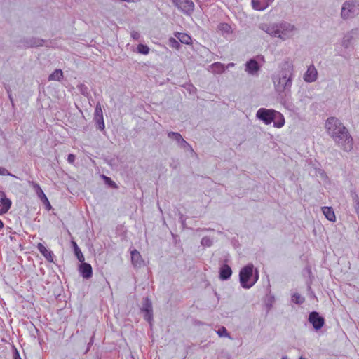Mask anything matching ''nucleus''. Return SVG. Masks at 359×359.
Segmentation results:
<instances>
[{"label":"nucleus","mask_w":359,"mask_h":359,"mask_svg":"<svg viewBox=\"0 0 359 359\" xmlns=\"http://www.w3.org/2000/svg\"><path fill=\"white\" fill-rule=\"evenodd\" d=\"M328 135L344 151L350 152L353 149V139L347 128L336 117H329L325 123Z\"/></svg>","instance_id":"f257e3e1"},{"label":"nucleus","mask_w":359,"mask_h":359,"mask_svg":"<svg viewBox=\"0 0 359 359\" xmlns=\"http://www.w3.org/2000/svg\"><path fill=\"white\" fill-rule=\"evenodd\" d=\"M293 68L289 63L284 64V67L277 74L273 75L272 80L276 91L278 93L287 95L290 93L292 86Z\"/></svg>","instance_id":"f03ea898"},{"label":"nucleus","mask_w":359,"mask_h":359,"mask_svg":"<svg viewBox=\"0 0 359 359\" xmlns=\"http://www.w3.org/2000/svg\"><path fill=\"white\" fill-rule=\"evenodd\" d=\"M258 279V270L255 269L254 273V266L252 264H248L240 270L239 281L242 287L245 289L251 288Z\"/></svg>","instance_id":"7ed1b4c3"},{"label":"nucleus","mask_w":359,"mask_h":359,"mask_svg":"<svg viewBox=\"0 0 359 359\" xmlns=\"http://www.w3.org/2000/svg\"><path fill=\"white\" fill-rule=\"evenodd\" d=\"M359 15V0H346L341 8L340 16L342 20L353 19Z\"/></svg>","instance_id":"20e7f679"},{"label":"nucleus","mask_w":359,"mask_h":359,"mask_svg":"<svg viewBox=\"0 0 359 359\" xmlns=\"http://www.w3.org/2000/svg\"><path fill=\"white\" fill-rule=\"evenodd\" d=\"M277 28L278 29L277 38L282 41H286L292 38L297 30L294 25L286 21L277 22Z\"/></svg>","instance_id":"39448f33"},{"label":"nucleus","mask_w":359,"mask_h":359,"mask_svg":"<svg viewBox=\"0 0 359 359\" xmlns=\"http://www.w3.org/2000/svg\"><path fill=\"white\" fill-rule=\"evenodd\" d=\"M175 6L186 15H191L195 8V5L191 0H172Z\"/></svg>","instance_id":"423d86ee"},{"label":"nucleus","mask_w":359,"mask_h":359,"mask_svg":"<svg viewBox=\"0 0 359 359\" xmlns=\"http://www.w3.org/2000/svg\"><path fill=\"white\" fill-rule=\"evenodd\" d=\"M275 110L266 109L264 108H260L256 114V116L259 120H262L265 124H271L274 120Z\"/></svg>","instance_id":"0eeeda50"},{"label":"nucleus","mask_w":359,"mask_h":359,"mask_svg":"<svg viewBox=\"0 0 359 359\" xmlns=\"http://www.w3.org/2000/svg\"><path fill=\"white\" fill-rule=\"evenodd\" d=\"M308 320L312 324L313 328L316 330L322 328L325 324L324 318L316 311H312L309 313Z\"/></svg>","instance_id":"6e6552de"},{"label":"nucleus","mask_w":359,"mask_h":359,"mask_svg":"<svg viewBox=\"0 0 359 359\" xmlns=\"http://www.w3.org/2000/svg\"><path fill=\"white\" fill-rule=\"evenodd\" d=\"M259 28L267 33L272 37H277L278 29L277 28V22L272 24L262 23L259 25Z\"/></svg>","instance_id":"1a4fd4ad"},{"label":"nucleus","mask_w":359,"mask_h":359,"mask_svg":"<svg viewBox=\"0 0 359 359\" xmlns=\"http://www.w3.org/2000/svg\"><path fill=\"white\" fill-rule=\"evenodd\" d=\"M0 215L6 213L11 206V201L6 198V194L3 191H0Z\"/></svg>","instance_id":"9d476101"},{"label":"nucleus","mask_w":359,"mask_h":359,"mask_svg":"<svg viewBox=\"0 0 359 359\" xmlns=\"http://www.w3.org/2000/svg\"><path fill=\"white\" fill-rule=\"evenodd\" d=\"M273 1L274 0H251L252 8L257 11L265 10Z\"/></svg>","instance_id":"9b49d317"},{"label":"nucleus","mask_w":359,"mask_h":359,"mask_svg":"<svg viewBox=\"0 0 359 359\" xmlns=\"http://www.w3.org/2000/svg\"><path fill=\"white\" fill-rule=\"evenodd\" d=\"M318 72L313 65H310L304 75V79L306 82L311 83L317 79Z\"/></svg>","instance_id":"f8f14e48"},{"label":"nucleus","mask_w":359,"mask_h":359,"mask_svg":"<svg viewBox=\"0 0 359 359\" xmlns=\"http://www.w3.org/2000/svg\"><path fill=\"white\" fill-rule=\"evenodd\" d=\"M260 67L258 62L255 59H250L245 63V72L249 74L255 75Z\"/></svg>","instance_id":"ddd939ff"},{"label":"nucleus","mask_w":359,"mask_h":359,"mask_svg":"<svg viewBox=\"0 0 359 359\" xmlns=\"http://www.w3.org/2000/svg\"><path fill=\"white\" fill-rule=\"evenodd\" d=\"M79 270L83 278L88 279L92 277L93 270L90 264L86 263L84 262H81V264L79 265Z\"/></svg>","instance_id":"4468645a"},{"label":"nucleus","mask_w":359,"mask_h":359,"mask_svg":"<svg viewBox=\"0 0 359 359\" xmlns=\"http://www.w3.org/2000/svg\"><path fill=\"white\" fill-rule=\"evenodd\" d=\"M131 261L132 264L135 268H140L144 265V261L142 258L140 253L137 250L131 251Z\"/></svg>","instance_id":"2eb2a0df"},{"label":"nucleus","mask_w":359,"mask_h":359,"mask_svg":"<svg viewBox=\"0 0 359 359\" xmlns=\"http://www.w3.org/2000/svg\"><path fill=\"white\" fill-rule=\"evenodd\" d=\"M37 249L49 262H54L53 253L50 250H48L42 243H38Z\"/></svg>","instance_id":"dca6fc26"},{"label":"nucleus","mask_w":359,"mask_h":359,"mask_svg":"<svg viewBox=\"0 0 359 359\" xmlns=\"http://www.w3.org/2000/svg\"><path fill=\"white\" fill-rule=\"evenodd\" d=\"M232 275V270L227 264H223L219 269V278L222 280H227Z\"/></svg>","instance_id":"f3484780"},{"label":"nucleus","mask_w":359,"mask_h":359,"mask_svg":"<svg viewBox=\"0 0 359 359\" xmlns=\"http://www.w3.org/2000/svg\"><path fill=\"white\" fill-rule=\"evenodd\" d=\"M208 70L214 74H220L225 71V66L224 64L217 62L210 65Z\"/></svg>","instance_id":"a211bd4d"},{"label":"nucleus","mask_w":359,"mask_h":359,"mask_svg":"<svg viewBox=\"0 0 359 359\" xmlns=\"http://www.w3.org/2000/svg\"><path fill=\"white\" fill-rule=\"evenodd\" d=\"M274 120H273L272 122H273V126L274 127H276V128H281L284 126L285 124V118L283 117V116L282 115V114H280V112L277 111H275V114H274Z\"/></svg>","instance_id":"6ab92c4d"},{"label":"nucleus","mask_w":359,"mask_h":359,"mask_svg":"<svg viewBox=\"0 0 359 359\" xmlns=\"http://www.w3.org/2000/svg\"><path fill=\"white\" fill-rule=\"evenodd\" d=\"M322 212L325 217L330 222H334L336 217L333 208L332 207H323Z\"/></svg>","instance_id":"aec40b11"},{"label":"nucleus","mask_w":359,"mask_h":359,"mask_svg":"<svg viewBox=\"0 0 359 359\" xmlns=\"http://www.w3.org/2000/svg\"><path fill=\"white\" fill-rule=\"evenodd\" d=\"M34 188L36 190V194L38 196V197L44 203H47L48 205L49 208H50V204L46 196V194H44L43 191L42 190V189L41 188V187L38 184H34Z\"/></svg>","instance_id":"412c9836"},{"label":"nucleus","mask_w":359,"mask_h":359,"mask_svg":"<svg viewBox=\"0 0 359 359\" xmlns=\"http://www.w3.org/2000/svg\"><path fill=\"white\" fill-rule=\"evenodd\" d=\"M175 36L182 43L189 45L191 43V38L187 34L176 32Z\"/></svg>","instance_id":"4be33fe9"},{"label":"nucleus","mask_w":359,"mask_h":359,"mask_svg":"<svg viewBox=\"0 0 359 359\" xmlns=\"http://www.w3.org/2000/svg\"><path fill=\"white\" fill-rule=\"evenodd\" d=\"M72 245L74 251V254L80 262H83L85 260L84 256L81 252L80 248L74 241H72Z\"/></svg>","instance_id":"5701e85b"},{"label":"nucleus","mask_w":359,"mask_h":359,"mask_svg":"<svg viewBox=\"0 0 359 359\" xmlns=\"http://www.w3.org/2000/svg\"><path fill=\"white\" fill-rule=\"evenodd\" d=\"M63 78V72L61 69H55L48 76V81H60Z\"/></svg>","instance_id":"b1692460"},{"label":"nucleus","mask_w":359,"mask_h":359,"mask_svg":"<svg viewBox=\"0 0 359 359\" xmlns=\"http://www.w3.org/2000/svg\"><path fill=\"white\" fill-rule=\"evenodd\" d=\"M142 311L144 313L153 312L152 303L151 301L148 297L144 299Z\"/></svg>","instance_id":"393cba45"},{"label":"nucleus","mask_w":359,"mask_h":359,"mask_svg":"<svg viewBox=\"0 0 359 359\" xmlns=\"http://www.w3.org/2000/svg\"><path fill=\"white\" fill-rule=\"evenodd\" d=\"M168 137L170 139L175 140L177 143L178 146L180 145L182 140H183L182 136L179 133H177V132H172V131L169 132L168 133Z\"/></svg>","instance_id":"a878e982"},{"label":"nucleus","mask_w":359,"mask_h":359,"mask_svg":"<svg viewBox=\"0 0 359 359\" xmlns=\"http://www.w3.org/2000/svg\"><path fill=\"white\" fill-rule=\"evenodd\" d=\"M217 28L222 32V34H229L231 32V27L227 23H220L218 25Z\"/></svg>","instance_id":"bb28decb"},{"label":"nucleus","mask_w":359,"mask_h":359,"mask_svg":"<svg viewBox=\"0 0 359 359\" xmlns=\"http://www.w3.org/2000/svg\"><path fill=\"white\" fill-rule=\"evenodd\" d=\"M94 121H95L96 123V128L102 131L104 130V118L103 116L102 117H97V118H94Z\"/></svg>","instance_id":"cd10ccee"},{"label":"nucleus","mask_w":359,"mask_h":359,"mask_svg":"<svg viewBox=\"0 0 359 359\" xmlns=\"http://www.w3.org/2000/svg\"><path fill=\"white\" fill-rule=\"evenodd\" d=\"M292 301L296 303L297 304H301L304 302L305 299L304 297H302L299 294L294 293L292 296Z\"/></svg>","instance_id":"c85d7f7f"},{"label":"nucleus","mask_w":359,"mask_h":359,"mask_svg":"<svg viewBox=\"0 0 359 359\" xmlns=\"http://www.w3.org/2000/svg\"><path fill=\"white\" fill-rule=\"evenodd\" d=\"M168 44L171 48H175V50H179L180 48V44L179 41L176 39L172 37L169 39Z\"/></svg>","instance_id":"c756f323"},{"label":"nucleus","mask_w":359,"mask_h":359,"mask_svg":"<svg viewBox=\"0 0 359 359\" xmlns=\"http://www.w3.org/2000/svg\"><path fill=\"white\" fill-rule=\"evenodd\" d=\"M137 51L141 54L147 55L149 52V48L147 45L140 43L137 46Z\"/></svg>","instance_id":"7c9ffc66"},{"label":"nucleus","mask_w":359,"mask_h":359,"mask_svg":"<svg viewBox=\"0 0 359 359\" xmlns=\"http://www.w3.org/2000/svg\"><path fill=\"white\" fill-rule=\"evenodd\" d=\"M201 244L205 247H210L213 244V241L208 236L202 238Z\"/></svg>","instance_id":"2f4dec72"},{"label":"nucleus","mask_w":359,"mask_h":359,"mask_svg":"<svg viewBox=\"0 0 359 359\" xmlns=\"http://www.w3.org/2000/svg\"><path fill=\"white\" fill-rule=\"evenodd\" d=\"M103 116L102 107L100 102L96 104L94 118L102 117Z\"/></svg>","instance_id":"473e14b6"},{"label":"nucleus","mask_w":359,"mask_h":359,"mask_svg":"<svg viewBox=\"0 0 359 359\" xmlns=\"http://www.w3.org/2000/svg\"><path fill=\"white\" fill-rule=\"evenodd\" d=\"M179 147L183 149H188L191 151V152H194V149L184 139L182 140L181 143L180 144Z\"/></svg>","instance_id":"72a5a7b5"},{"label":"nucleus","mask_w":359,"mask_h":359,"mask_svg":"<svg viewBox=\"0 0 359 359\" xmlns=\"http://www.w3.org/2000/svg\"><path fill=\"white\" fill-rule=\"evenodd\" d=\"M219 337H230L227 330L224 327H221L217 332Z\"/></svg>","instance_id":"f704fd0d"},{"label":"nucleus","mask_w":359,"mask_h":359,"mask_svg":"<svg viewBox=\"0 0 359 359\" xmlns=\"http://www.w3.org/2000/svg\"><path fill=\"white\" fill-rule=\"evenodd\" d=\"M5 88H6V90L7 93H8V96L9 100H10L11 104H12V107H14V106H15L14 100H13V96L11 95V89H10V88L8 86L5 87Z\"/></svg>","instance_id":"c9c22d12"},{"label":"nucleus","mask_w":359,"mask_h":359,"mask_svg":"<svg viewBox=\"0 0 359 359\" xmlns=\"http://www.w3.org/2000/svg\"><path fill=\"white\" fill-rule=\"evenodd\" d=\"M144 319L148 321L149 323H151L153 318V312H146L144 313Z\"/></svg>","instance_id":"e433bc0d"},{"label":"nucleus","mask_w":359,"mask_h":359,"mask_svg":"<svg viewBox=\"0 0 359 359\" xmlns=\"http://www.w3.org/2000/svg\"><path fill=\"white\" fill-rule=\"evenodd\" d=\"M351 196L353 203H359V197H358V194L355 191H351Z\"/></svg>","instance_id":"4c0bfd02"},{"label":"nucleus","mask_w":359,"mask_h":359,"mask_svg":"<svg viewBox=\"0 0 359 359\" xmlns=\"http://www.w3.org/2000/svg\"><path fill=\"white\" fill-rule=\"evenodd\" d=\"M13 359H21V357H20L17 348L15 346H13Z\"/></svg>","instance_id":"58836bf2"},{"label":"nucleus","mask_w":359,"mask_h":359,"mask_svg":"<svg viewBox=\"0 0 359 359\" xmlns=\"http://www.w3.org/2000/svg\"><path fill=\"white\" fill-rule=\"evenodd\" d=\"M131 36L133 37V39L137 41V40L140 39V34L139 32L133 31V32H131Z\"/></svg>","instance_id":"ea45409f"},{"label":"nucleus","mask_w":359,"mask_h":359,"mask_svg":"<svg viewBox=\"0 0 359 359\" xmlns=\"http://www.w3.org/2000/svg\"><path fill=\"white\" fill-rule=\"evenodd\" d=\"M0 175H11L13 176L6 169L0 168Z\"/></svg>","instance_id":"a19ab883"},{"label":"nucleus","mask_w":359,"mask_h":359,"mask_svg":"<svg viewBox=\"0 0 359 359\" xmlns=\"http://www.w3.org/2000/svg\"><path fill=\"white\" fill-rule=\"evenodd\" d=\"M105 180H106L107 182V183H108L111 187H114V188L117 187V186H116V183H115L114 181H112L109 177H105Z\"/></svg>","instance_id":"79ce46f5"},{"label":"nucleus","mask_w":359,"mask_h":359,"mask_svg":"<svg viewBox=\"0 0 359 359\" xmlns=\"http://www.w3.org/2000/svg\"><path fill=\"white\" fill-rule=\"evenodd\" d=\"M43 44L42 40H38L37 41H34L30 44L31 46H41Z\"/></svg>","instance_id":"37998d69"},{"label":"nucleus","mask_w":359,"mask_h":359,"mask_svg":"<svg viewBox=\"0 0 359 359\" xmlns=\"http://www.w3.org/2000/svg\"><path fill=\"white\" fill-rule=\"evenodd\" d=\"M179 220L182 223V226L185 225L186 218L184 217V216L182 214H180Z\"/></svg>","instance_id":"c03bdc74"},{"label":"nucleus","mask_w":359,"mask_h":359,"mask_svg":"<svg viewBox=\"0 0 359 359\" xmlns=\"http://www.w3.org/2000/svg\"><path fill=\"white\" fill-rule=\"evenodd\" d=\"M75 160V156L72 154H70L68 155L67 161L69 163H73Z\"/></svg>","instance_id":"a18cd8bd"},{"label":"nucleus","mask_w":359,"mask_h":359,"mask_svg":"<svg viewBox=\"0 0 359 359\" xmlns=\"http://www.w3.org/2000/svg\"><path fill=\"white\" fill-rule=\"evenodd\" d=\"M353 207H354L355 212L358 215V218H359V202L353 203Z\"/></svg>","instance_id":"49530a36"},{"label":"nucleus","mask_w":359,"mask_h":359,"mask_svg":"<svg viewBox=\"0 0 359 359\" xmlns=\"http://www.w3.org/2000/svg\"><path fill=\"white\" fill-rule=\"evenodd\" d=\"M348 41H349V39H348V40H347V42H346V39H344L343 43H342V45H343L345 48H348Z\"/></svg>","instance_id":"de8ad7c7"},{"label":"nucleus","mask_w":359,"mask_h":359,"mask_svg":"<svg viewBox=\"0 0 359 359\" xmlns=\"http://www.w3.org/2000/svg\"><path fill=\"white\" fill-rule=\"evenodd\" d=\"M234 65H235V64H234V63H233V62L229 63V64L225 67V69H226H226H228V68H229V67H233Z\"/></svg>","instance_id":"09e8293b"},{"label":"nucleus","mask_w":359,"mask_h":359,"mask_svg":"<svg viewBox=\"0 0 359 359\" xmlns=\"http://www.w3.org/2000/svg\"><path fill=\"white\" fill-rule=\"evenodd\" d=\"M4 227V223L0 219V229H2Z\"/></svg>","instance_id":"8fccbe9b"},{"label":"nucleus","mask_w":359,"mask_h":359,"mask_svg":"<svg viewBox=\"0 0 359 359\" xmlns=\"http://www.w3.org/2000/svg\"><path fill=\"white\" fill-rule=\"evenodd\" d=\"M81 88L84 87V85H83V84H81Z\"/></svg>","instance_id":"3c124183"}]
</instances>
